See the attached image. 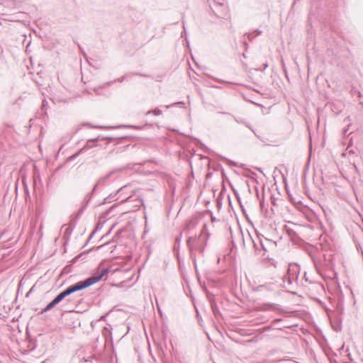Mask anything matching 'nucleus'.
Wrapping results in <instances>:
<instances>
[{
  "mask_svg": "<svg viewBox=\"0 0 363 363\" xmlns=\"http://www.w3.org/2000/svg\"><path fill=\"white\" fill-rule=\"evenodd\" d=\"M208 238V234H201L198 238L189 237L187 239L186 242L189 250L190 257L194 262L196 269V262L194 251H199L201 254H203L205 250V247L207 244Z\"/></svg>",
  "mask_w": 363,
  "mask_h": 363,
  "instance_id": "1",
  "label": "nucleus"
},
{
  "mask_svg": "<svg viewBox=\"0 0 363 363\" xmlns=\"http://www.w3.org/2000/svg\"><path fill=\"white\" fill-rule=\"evenodd\" d=\"M300 266L297 264H289L286 274L283 277L284 286L289 291L298 285Z\"/></svg>",
  "mask_w": 363,
  "mask_h": 363,
  "instance_id": "2",
  "label": "nucleus"
},
{
  "mask_svg": "<svg viewBox=\"0 0 363 363\" xmlns=\"http://www.w3.org/2000/svg\"><path fill=\"white\" fill-rule=\"evenodd\" d=\"M128 166L129 165L114 169L110 171L106 175L100 177L98 179V181L96 182V183L94 184L92 191L90 194H86V196H85V198L83 201V203H84V206H86L88 205V203H89V201L91 200V195L94 194V192L96 191V189L98 187H101V186H106L108 184V180L113 176L114 174L118 173V172H123V171L128 169L129 168Z\"/></svg>",
  "mask_w": 363,
  "mask_h": 363,
  "instance_id": "3",
  "label": "nucleus"
},
{
  "mask_svg": "<svg viewBox=\"0 0 363 363\" xmlns=\"http://www.w3.org/2000/svg\"><path fill=\"white\" fill-rule=\"evenodd\" d=\"M109 272V268L98 269L95 273H94L91 277L83 280V281L85 284L86 288H88L101 281L104 276L108 275Z\"/></svg>",
  "mask_w": 363,
  "mask_h": 363,
  "instance_id": "4",
  "label": "nucleus"
},
{
  "mask_svg": "<svg viewBox=\"0 0 363 363\" xmlns=\"http://www.w3.org/2000/svg\"><path fill=\"white\" fill-rule=\"evenodd\" d=\"M210 14L216 19L225 18L228 16V9L223 4L213 1V4L211 6Z\"/></svg>",
  "mask_w": 363,
  "mask_h": 363,
  "instance_id": "5",
  "label": "nucleus"
},
{
  "mask_svg": "<svg viewBox=\"0 0 363 363\" xmlns=\"http://www.w3.org/2000/svg\"><path fill=\"white\" fill-rule=\"evenodd\" d=\"M85 289H86L85 284L84 283L83 281H80L69 286L67 289L61 291L60 294L64 299L65 298L71 295L72 294Z\"/></svg>",
  "mask_w": 363,
  "mask_h": 363,
  "instance_id": "6",
  "label": "nucleus"
},
{
  "mask_svg": "<svg viewBox=\"0 0 363 363\" xmlns=\"http://www.w3.org/2000/svg\"><path fill=\"white\" fill-rule=\"evenodd\" d=\"M127 188H128V186L125 185V186L120 188L116 193L111 194L109 196H108L107 197H106L104 199L103 203H109L113 200H115V201L119 200L121 199L120 198L121 195L124 192V191L126 190Z\"/></svg>",
  "mask_w": 363,
  "mask_h": 363,
  "instance_id": "7",
  "label": "nucleus"
},
{
  "mask_svg": "<svg viewBox=\"0 0 363 363\" xmlns=\"http://www.w3.org/2000/svg\"><path fill=\"white\" fill-rule=\"evenodd\" d=\"M116 138H113V137H102L101 135H99L96 138L88 140L86 142V144L82 148H84V152H85L87 150H89L94 146H96V145H89L90 143H95V142H98L99 140H108V142H111V141L114 140Z\"/></svg>",
  "mask_w": 363,
  "mask_h": 363,
  "instance_id": "8",
  "label": "nucleus"
},
{
  "mask_svg": "<svg viewBox=\"0 0 363 363\" xmlns=\"http://www.w3.org/2000/svg\"><path fill=\"white\" fill-rule=\"evenodd\" d=\"M262 33V31L259 30V29H257L255 30V31L252 32V33H247L245 34V35H246L247 37V39L250 40V41H252L257 35H259Z\"/></svg>",
  "mask_w": 363,
  "mask_h": 363,
  "instance_id": "9",
  "label": "nucleus"
},
{
  "mask_svg": "<svg viewBox=\"0 0 363 363\" xmlns=\"http://www.w3.org/2000/svg\"><path fill=\"white\" fill-rule=\"evenodd\" d=\"M56 305H57L56 303V302H55V301L52 299L47 306L45 308H43L40 313L41 314H43L49 311H50L52 308H53Z\"/></svg>",
  "mask_w": 363,
  "mask_h": 363,
  "instance_id": "10",
  "label": "nucleus"
},
{
  "mask_svg": "<svg viewBox=\"0 0 363 363\" xmlns=\"http://www.w3.org/2000/svg\"><path fill=\"white\" fill-rule=\"evenodd\" d=\"M162 111L159 109L158 108H156L153 110H150L146 113V115H149L150 113H152L155 116H160L162 114Z\"/></svg>",
  "mask_w": 363,
  "mask_h": 363,
  "instance_id": "11",
  "label": "nucleus"
},
{
  "mask_svg": "<svg viewBox=\"0 0 363 363\" xmlns=\"http://www.w3.org/2000/svg\"><path fill=\"white\" fill-rule=\"evenodd\" d=\"M101 228H102V225H101V223H97L96 225V228L92 231V233L89 235L88 241L90 240L92 238V237L94 236V235L96 233V232L97 230H100Z\"/></svg>",
  "mask_w": 363,
  "mask_h": 363,
  "instance_id": "12",
  "label": "nucleus"
},
{
  "mask_svg": "<svg viewBox=\"0 0 363 363\" xmlns=\"http://www.w3.org/2000/svg\"><path fill=\"white\" fill-rule=\"evenodd\" d=\"M196 225V223L194 220H190L189 221L186 225H185V229L187 230H189L192 228H194Z\"/></svg>",
  "mask_w": 363,
  "mask_h": 363,
  "instance_id": "13",
  "label": "nucleus"
},
{
  "mask_svg": "<svg viewBox=\"0 0 363 363\" xmlns=\"http://www.w3.org/2000/svg\"><path fill=\"white\" fill-rule=\"evenodd\" d=\"M84 152V148H81L77 152L70 157V160L76 159L79 155Z\"/></svg>",
  "mask_w": 363,
  "mask_h": 363,
  "instance_id": "14",
  "label": "nucleus"
},
{
  "mask_svg": "<svg viewBox=\"0 0 363 363\" xmlns=\"http://www.w3.org/2000/svg\"><path fill=\"white\" fill-rule=\"evenodd\" d=\"M136 202H137V203L134 206V207L136 208V209H138L140 206H144V202H143V200L142 199H139V200H136Z\"/></svg>",
  "mask_w": 363,
  "mask_h": 363,
  "instance_id": "15",
  "label": "nucleus"
},
{
  "mask_svg": "<svg viewBox=\"0 0 363 363\" xmlns=\"http://www.w3.org/2000/svg\"><path fill=\"white\" fill-rule=\"evenodd\" d=\"M53 300L55 301V302H56L57 304H58L59 303H60L63 298L62 297L60 296V294H58L54 298Z\"/></svg>",
  "mask_w": 363,
  "mask_h": 363,
  "instance_id": "16",
  "label": "nucleus"
},
{
  "mask_svg": "<svg viewBox=\"0 0 363 363\" xmlns=\"http://www.w3.org/2000/svg\"><path fill=\"white\" fill-rule=\"evenodd\" d=\"M184 103L183 101H179V102L172 104L171 105H167V106H166V108H169L172 107V106H177V105H184Z\"/></svg>",
  "mask_w": 363,
  "mask_h": 363,
  "instance_id": "17",
  "label": "nucleus"
},
{
  "mask_svg": "<svg viewBox=\"0 0 363 363\" xmlns=\"http://www.w3.org/2000/svg\"><path fill=\"white\" fill-rule=\"evenodd\" d=\"M132 196H133V194H130V195L126 196L125 198L122 199L121 201V203L128 202L130 201V199L132 198Z\"/></svg>",
  "mask_w": 363,
  "mask_h": 363,
  "instance_id": "18",
  "label": "nucleus"
},
{
  "mask_svg": "<svg viewBox=\"0 0 363 363\" xmlns=\"http://www.w3.org/2000/svg\"><path fill=\"white\" fill-rule=\"evenodd\" d=\"M285 228H286V231H287L288 234H289L290 236H292V235H295V234H296V233H295L293 230H291V229H290V228H288L286 225L285 226Z\"/></svg>",
  "mask_w": 363,
  "mask_h": 363,
  "instance_id": "19",
  "label": "nucleus"
},
{
  "mask_svg": "<svg viewBox=\"0 0 363 363\" xmlns=\"http://www.w3.org/2000/svg\"><path fill=\"white\" fill-rule=\"evenodd\" d=\"M223 160L227 162L228 163H229L230 164H231L233 166H235V167L237 166V164L235 162L230 161L225 157L223 158Z\"/></svg>",
  "mask_w": 363,
  "mask_h": 363,
  "instance_id": "20",
  "label": "nucleus"
},
{
  "mask_svg": "<svg viewBox=\"0 0 363 363\" xmlns=\"http://www.w3.org/2000/svg\"><path fill=\"white\" fill-rule=\"evenodd\" d=\"M212 309H213V313L215 315H216V314L219 313V311H218L217 306H212Z\"/></svg>",
  "mask_w": 363,
  "mask_h": 363,
  "instance_id": "21",
  "label": "nucleus"
},
{
  "mask_svg": "<svg viewBox=\"0 0 363 363\" xmlns=\"http://www.w3.org/2000/svg\"><path fill=\"white\" fill-rule=\"evenodd\" d=\"M125 127H126V128H134V129H136V130H140L141 129L140 126H137V125H125Z\"/></svg>",
  "mask_w": 363,
  "mask_h": 363,
  "instance_id": "22",
  "label": "nucleus"
},
{
  "mask_svg": "<svg viewBox=\"0 0 363 363\" xmlns=\"http://www.w3.org/2000/svg\"><path fill=\"white\" fill-rule=\"evenodd\" d=\"M34 287H35V285H33L31 289L27 292L26 295V297H28L30 296V294H31V293L33 292V289H34Z\"/></svg>",
  "mask_w": 363,
  "mask_h": 363,
  "instance_id": "23",
  "label": "nucleus"
},
{
  "mask_svg": "<svg viewBox=\"0 0 363 363\" xmlns=\"http://www.w3.org/2000/svg\"><path fill=\"white\" fill-rule=\"evenodd\" d=\"M251 240H252V242L253 243V246H254L255 250H259L258 245L252 238H251Z\"/></svg>",
  "mask_w": 363,
  "mask_h": 363,
  "instance_id": "24",
  "label": "nucleus"
},
{
  "mask_svg": "<svg viewBox=\"0 0 363 363\" xmlns=\"http://www.w3.org/2000/svg\"><path fill=\"white\" fill-rule=\"evenodd\" d=\"M235 121L238 122V123H244L250 129H251L252 131L253 130L247 124V123H245V121H243L242 120H238V119H235Z\"/></svg>",
  "mask_w": 363,
  "mask_h": 363,
  "instance_id": "25",
  "label": "nucleus"
},
{
  "mask_svg": "<svg viewBox=\"0 0 363 363\" xmlns=\"http://www.w3.org/2000/svg\"><path fill=\"white\" fill-rule=\"evenodd\" d=\"M73 228H70V227L67 228V229L65 230V233H69V234L72 233Z\"/></svg>",
  "mask_w": 363,
  "mask_h": 363,
  "instance_id": "26",
  "label": "nucleus"
},
{
  "mask_svg": "<svg viewBox=\"0 0 363 363\" xmlns=\"http://www.w3.org/2000/svg\"><path fill=\"white\" fill-rule=\"evenodd\" d=\"M47 106H48V102H47L45 100H44V101H43L42 108H43V109H45V107H46Z\"/></svg>",
  "mask_w": 363,
  "mask_h": 363,
  "instance_id": "27",
  "label": "nucleus"
},
{
  "mask_svg": "<svg viewBox=\"0 0 363 363\" xmlns=\"http://www.w3.org/2000/svg\"><path fill=\"white\" fill-rule=\"evenodd\" d=\"M196 140H197V142L200 144V145H201V148H203H203H206V147L205 146V145H204V144H203V143L201 142V140H198V139H197Z\"/></svg>",
  "mask_w": 363,
  "mask_h": 363,
  "instance_id": "28",
  "label": "nucleus"
},
{
  "mask_svg": "<svg viewBox=\"0 0 363 363\" xmlns=\"http://www.w3.org/2000/svg\"><path fill=\"white\" fill-rule=\"evenodd\" d=\"M87 253H88V252H87L81 253L77 258L84 257V256L86 255Z\"/></svg>",
  "mask_w": 363,
  "mask_h": 363,
  "instance_id": "29",
  "label": "nucleus"
},
{
  "mask_svg": "<svg viewBox=\"0 0 363 363\" xmlns=\"http://www.w3.org/2000/svg\"><path fill=\"white\" fill-rule=\"evenodd\" d=\"M259 245H261L262 248L264 251H266V249H265V247H264V244H263V242H262V240H259Z\"/></svg>",
  "mask_w": 363,
  "mask_h": 363,
  "instance_id": "30",
  "label": "nucleus"
},
{
  "mask_svg": "<svg viewBox=\"0 0 363 363\" xmlns=\"http://www.w3.org/2000/svg\"><path fill=\"white\" fill-rule=\"evenodd\" d=\"M303 279H305L306 281H308V278L307 277L306 272L304 273Z\"/></svg>",
  "mask_w": 363,
  "mask_h": 363,
  "instance_id": "31",
  "label": "nucleus"
},
{
  "mask_svg": "<svg viewBox=\"0 0 363 363\" xmlns=\"http://www.w3.org/2000/svg\"><path fill=\"white\" fill-rule=\"evenodd\" d=\"M268 66H269V65H268V63H267V62L264 63V64H263V69H267V68L268 67Z\"/></svg>",
  "mask_w": 363,
  "mask_h": 363,
  "instance_id": "32",
  "label": "nucleus"
},
{
  "mask_svg": "<svg viewBox=\"0 0 363 363\" xmlns=\"http://www.w3.org/2000/svg\"><path fill=\"white\" fill-rule=\"evenodd\" d=\"M135 74L140 75V76H142V77H147V74H145L135 73Z\"/></svg>",
  "mask_w": 363,
  "mask_h": 363,
  "instance_id": "33",
  "label": "nucleus"
},
{
  "mask_svg": "<svg viewBox=\"0 0 363 363\" xmlns=\"http://www.w3.org/2000/svg\"><path fill=\"white\" fill-rule=\"evenodd\" d=\"M214 80H216V82H225L223 80H220V79H216V78H213Z\"/></svg>",
  "mask_w": 363,
  "mask_h": 363,
  "instance_id": "34",
  "label": "nucleus"
},
{
  "mask_svg": "<svg viewBox=\"0 0 363 363\" xmlns=\"http://www.w3.org/2000/svg\"><path fill=\"white\" fill-rule=\"evenodd\" d=\"M124 78H125V77H124V76H123V77H121L120 79H118V81H119L120 82H122L124 80Z\"/></svg>",
  "mask_w": 363,
  "mask_h": 363,
  "instance_id": "35",
  "label": "nucleus"
},
{
  "mask_svg": "<svg viewBox=\"0 0 363 363\" xmlns=\"http://www.w3.org/2000/svg\"><path fill=\"white\" fill-rule=\"evenodd\" d=\"M268 305L274 308H276L277 306L275 303H269Z\"/></svg>",
  "mask_w": 363,
  "mask_h": 363,
  "instance_id": "36",
  "label": "nucleus"
},
{
  "mask_svg": "<svg viewBox=\"0 0 363 363\" xmlns=\"http://www.w3.org/2000/svg\"><path fill=\"white\" fill-rule=\"evenodd\" d=\"M176 242H177L178 243H179L181 242V238H176Z\"/></svg>",
  "mask_w": 363,
  "mask_h": 363,
  "instance_id": "37",
  "label": "nucleus"
},
{
  "mask_svg": "<svg viewBox=\"0 0 363 363\" xmlns=\"http://www.w3.org/2000/svg\"><path fill=\"white\" fill-rule=\"evenodd\" d=\"M243 44L245 45V46L246 48H247V45H247V41H246V40H244V41H243Z\"/></svg>",
  "mask_w": 363,
  "mask_h": 363,
  "instance_id": "38",
  "label": "nucleus"
},
{
  "mask_svg": "<svg viewBox=\"0 0 363 363\" xmlns=\"http://www.w3.org/2000/svg\"><path fill=\"white\" fill-rule=\"evenodd\" d=\"M211 220L213 222L216 220V218L213 216H211Z\"/></svg>",
  "mask_w": 363,
  "mask_h": 363,
  "instance_id": "39",
  "label": "nucleus"
},
{
  "mask_svg": "<svg viewBox=\"0 0 363 363\" xmlns=\"http://www.w3.org/2000/svg\"><path fill=\"white\" fill-rule=\"evenodd\" d=\"M280 321H281V319H276L274 320V323H277V322H280Z\"/></svg>",
  "mask_w": 363,
  "mask_h": 363,
  "instance_id": "40",
  "label": "nucleus"
},
{
  "mask_svg": "<svg viewBox=\"0 0 363 363\" xmlns=\"http://www.w3.org/2000/svg\"><path fill=\"white\" fill-rule=\"evenodd\" d=\"M219 113H221V114H229L227 112H218Z\"/></svg>",
  "mask_w": 363,
  "mask_h": 363,
  "instance_id": "41",
  "label": "nucleus"
},
{
  "mask_svg": "<svg viewBox=\"0 0 363 363\" xmlns=\"http://www.w3.org/2000/svg\"><path fill=\"white\" fill-rule=\"evenodd\" d=\"M213 87L220 88L218 86L213 85Z\"/></svg>",
  "mask_w": 363,
  "mask_h": 363,
  "instance_id": "42",
  "label": "nucleus"
},
{
  "mask_svg": "<svg viewBox=\"0 0 363 363\" xmlns=\"http://www.w3.org/2000/svg\"><path fill=\"white\" fill-rule=\"evenodd\" d=\"M242 56H243L244 57H246V55H245V53H243V54H242Z\"/></svg>",
  "mask_w": 363,
  "mask_h": 363,
  "instance_id": "43",
  "label": "nucleus"
}]
</instances>
